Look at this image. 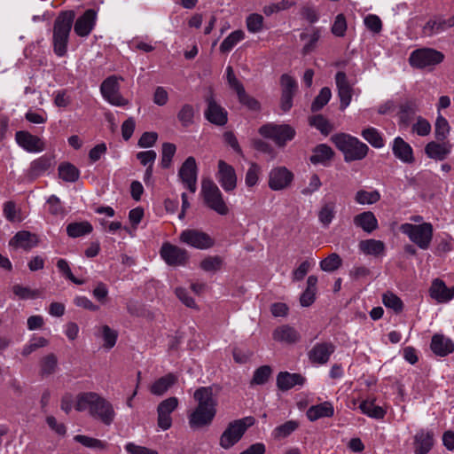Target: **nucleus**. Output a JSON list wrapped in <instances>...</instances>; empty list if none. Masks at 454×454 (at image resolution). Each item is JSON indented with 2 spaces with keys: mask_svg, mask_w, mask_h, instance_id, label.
I'll return each instance as SVG.
<instances>
[{
  "mask_svg": "<svg viewBox=\"0 0 454 454\" xmlns=\"http://www.w3.org/2000/svg\"><path fill=\"white\" fill-rule=\"evenodd\" d=\"M74 409L87 411L89 415L106 426H110L115 419L114 405L104 396L96 392H81L75 396Z\"/></svg>",
  "mask_w": 454,
  "mask_h": 454,
  "instance_id": "obj_1",
  "label": "nucleus"
},
{
  "mask_svg": "<svg viewBox=\"0 0 454 454\" xmlns=\"http://www.w3.org/2000/svg\"><path fill=\"white\" fill-rule=\"evenodd\" d=\"M193 398L197 403L195 409L189 413V426L199 429L209 426L216 414L217 401L210 387H200L195 390Z\"/></svg>",
  "mask_w": 454,
  "mask_h": 454,
  "instance_id": "obj_2",
  "label": "nucleus"
},
{
  "mask_svg": "<svg viewBox=\"0 0 454 454\" xmlns=\"http://www.w3.org/2000/svg\"><path fill=\"white\" fill-rule=\"evenodd\" d=\"M331 141L343 153L346 162L361 160L367 156L369 152L366 144L347 133L335 134L331 137Z\"/></svg>",
  "mask_w": 454,
  "mask_h": 454,
  "instance_id": "obj_3",
  "label": "nucleus"
},
{
  "mask_svg": "<svg viewBox=\"0 0 454 454\" xmlns=\"http://www.w3.org/2000/svg\"><path fill=\"white\" fill-rule=\"evenodd\" d=\"M75 14L74 11L61 12L56 18L53 27V51L59 57L67 53L69 34Z\"/></svg>",
  "mask_w": 454,
  "mask_h": 454,
  "instance_id": "obj_4",
  "label": "nucleus"
},
{
  "mask_svg": "<svg viewBox=\"0 0 454 454\" xmlns=\"http://www.w3.org/2000/svg\"><path fill=\"white\" fill-rule=\"evenodd\" d=\"M201 195L205 205L220 215L229 214L227 206L222 192L215 182L209 178L203 179L201 183Z\"/></svg>",
  "mask_w": 454,
  "mask_h": 454,
  "instance_id": "obj_5",
  "label": "nucleus"
},
{
  "mask_svg": "<svg viewBox=\"0 0 454 454\" xmlns=\"http://www.w3.org/2000/svg\"><path fill=\"white\" fill-rule=\"evenodd\" d=\"M400 231L408 236L410 240L420 249L426 250L430 247L433 239V225L430 223L421 224L403 223Z\"/></svg>",
  "mask_w": 454,
  "mask_h": 454,
  "instance_id": "obj_6",
  "label": "nucleus"
},
{
  "mask_svg": "<svg viewBox=\"0 0 454 454\" xmlns=\"http://www.w3.org/2000/svg\"><path fill=\"white\" fill-rule=\"evenodd\" d=\"M254 423V419L253 417H246L229 423L220 436V446L225 450L234 446L242 438L247 429L253 426Z\"/></svg>",
  "mask_w": 454,
  "mask_h": 454,
  "instance_id": "obj_7",
  "label": "nucleus"
},
{
  "mask_svg": "<svg viewBox=\"0 0 454 454\" xmlns=\"http://www.w3.org/2000/svg\"><path fill=\"white\" fill-rule=\"evenodd\" d=\"M258 132L265 138L271 139L278 146L283 147L295 137V129L288 124L267 123Z\"/></svg>",
  "mask_w": 454,
  "mask_h": 454,
  "instance_id": "obj_8",
  "label": "nucleus"
},
{
  "mask_svg": "<svg viewBox=\"0 0 454 454\" xmlns=\"http://www.w3.org/2000/svg\"><path fill=\"white\" fill-rule=\"evenodd\" d=\"M121 77L111 75L105 79L100 86V92L105 100L115 106H126L129 100L122 97L120 92V83Z\"/></svg>",
  "mask_w": 454,
  "mask_h": 454,
  "instance_id": "obj_9",
  "label": "nucleus"
},
{
  "mask_svg": "<svg viewBox=\"0 0 454 454\" xmlns=\"http://www.w3.org/2000/svg\"><path fill=\"white\" fill-rule=\"evenodd\" d=\"M444 59V55L434 49L422 48L413 51L409 58L411 67L425 68L440 64Z\"/></svg>",
  "mask_w": 454,
  "mask_h": 454,
  "instance_id": "obj_10",
  "label": "nucleus"
},
{
  "mask_svg": "<svg viewBox=\"0 0 454 454\" xmlns=\"http://www.w3.org/2000/svg\"><path fill=\"white\" fill-rule=\"evenodd\" d=\"M179 239L190 247L205 250L212 247L214 239L206 232L195 229H186L180 233Z\"/></svg>",
  "mask_w": 454,
  "mask_h": 454,
  "instance_id": "obj_11",
  "label": "nucleus"
},
{
  "mask_svg": "<svg viewBox=\"0 0 454 454\" xmlns=\"http://www.w3.org/2000/svg\"><path fill=\"white\" fill-rule=\"evenodd\" d=\"M160 254L164 262L170 266L184 265L189 258L185 249L168 242L161 246Z\"/></svg>",
  "mask_w": 454,
  "mask_h": 454,
  "instance_id": "obj_12",
  "label": "nucleus"
},
{
  "mask_svg": "<svg viewBox=\"0 0 454 454\" xmlns=\"http://www.w3.org/2000/svg\"><path fill=\"white\" fill-rule=\"evenodd\" d=\"M179 401L171 396L161 401L157 407V424L162 430H168L172 426L171 413L178 407Z\"/></svg>",
  "mask_w": 454,
  "mask_h": 454,
  "instance_id": "obj_13",
  "label": "nucleus"
},
{
  "mask_svg": "<svg viewBox=\"0 0 454 454\" xmlns=\"http://www.w3.org/2000/svg\"><path fill=\"white\" fill-rule=\"evenodd\" d=\"M197 170L195 158L190 156L184 160L178 171V176L184 186L192 193L197 190Z\"/></svg>",
  "mask_w": 454,
  "mask_h": 454,
  "instance_id": "obj_14",
  "label": "nucleus"
},
{
  "mask_svg": "<svg viewBox=\"0 0 454 454\" xmlns=\"http://www.w3.org/2000/svg\"><path fill=\"white\" fill-rule=\"evenodd\" d=\"M217 168L216 179L222 188L227 192L233 191L237 186V175L234 168L220 160Z\"/></svg>",
  "mask_w": 454,
  "mask_h": 454,
  "instance_id": "obj_15",
  "label": "nucleus"
},
{
  "mask_svg": "<svg viewBox=\"0 0 454 454\" xmlns=\"http://www.w3.org/2000/svg\"><path fill=\"white\" fill-rule=\"evenodd\" d=\"M294 180V175L286 167H277L269 174V187L272 191H281L287 188Z\"/></svg>",
  "mask_w": 454,
  "mask_h": 454,
  "instance_id": "obj_16",
  "label": "nucleus"
},
{
  "mask_svg": "<svg viewBox=\"0 0 454 454\" xmlns=\"http://www.w3.org/2000/svg\"><path fill=\"white\" fill-rule=\"evenodd\" d=\"M15 139L18 145L28 153H40L45 149L43 140L27 131H17Z\"/></svg>",
  "mask_w": 454,
  "mask_h": 454,
  "instance_id": "obj_17",
  "label": "nucleus"
},
{
  "mask_svg": "<svg viewBox=\"0 0 454 454\" xmlns=\"http://www.w3.org/2000/svg\"><path fill=\"white\" fill-rule=\"evenodd\" d=\"M335 82L338 90V96L340 98V110L346 109L353 96V88L349 83L348 77L344 72H337L335 74Z\"/></svg>",
  "mask_w": 454,
  "mask_h": 454,
  "instance_id": "obj_18",
  "label": "nucleus"
},
{
  "mask_svg": "<svg viewBox=\"0 0 454 454\" xmlns=\"http://www.w3.org/2000/svg\"><path fill=\"white\" fill-rule=\"evenodd\" d=\"M335 351V346L332 342H320L313 346L309 351L308 356L311 363L325 364Z\"/></svg>",
  "mask_w": 454,
  "mask_h": 454,
  "instance_id": "obj_19",
  "label": "nucleus"
},
{
  "mask_svg": "<svg viewBox=\"0 0 454 454\" xmlns=\"http://www.w3.org/2000/svg\"><path fill=\"white\" fill-rule=\"evenodd\" d=\"M97 20V12L93 9H88L80 16L74 26V30L78 36H88L93 30Z\"/></svg>",
  "mask_w": 454,
  "mask_h": 454,
  "instance_id": "obj_20",
  "label": "nucleus"
},
{
  "mask_svg": "<svg viewBox=\"0 0 454 454\" xmlns=\"http://www.w3.org/2000/svg\"><path fill=\"white\" fill-rule=\"evenodd\" d=\"M452 145L448 140L431 141L425 146V153L434 160H443L451 153Z\"/></svg>",
  "mask_w": 454,
  "mask_h": 454,
  "instance_id": "obj_21",
  "label": "nucleus"
},
{
  "mask_svg": "<svg viewBox=\"0 0 454 454\" xmlns=\"http://www.w3.org/2000/svg\"><path fill=\"white\" fill-rule=\"evenodd\" d=\"M392 152L395 157L406 164H412L415 161L412 147L401 137L393 140Z\"/></svg>",
  "mask_w": 454,
  "mask_h": 454,
  "instance_id": "obj_22",
  "label": "nucleus"
},
{
  "mask_svg": "<svg viewBox=\"0 0 454 454\" xmlns=\"http://www.w3.org/2000/svg\"><path fill=\"white\" fill-rule=\"evenodd\" d=\"M429 293L438 303H445L454 298V286L449 288L442 280L435 278L432 282Z\"/></svg>",
  "mask_w": 454,
  "mask_h": 454,
  "instance_id": "obj_23",
  "label": "nucleus"
},
{
  "mask_svg": "<svg viewBox=\"0 0 454 454\" xmlns=\"http://www.w3.org/2000/svg\"><path fill=\"white\" fill-rule=\"evenodd\" d=\"M205 117L208 121L218 126H223L227 123V112L219 106L213 98L207 99V108L205 111Z\"/></svg>",
  "mask_w": 454,
  "mask_h": 454,
  "instance_id": "obj_24",
  "label": "nucleus"
},
{
  "mask_svg": "<svg viewBox=\"0 0 454 454\" xmlns=\"http://www.w3.org/2000/svg\"><path fill=\"white\" fill-rule=\"evenodd\" d=\"M414 453L427 454L434 446V434L426 429H420L414 435Z\"/></svg>",
  "mask_w": 454,
  "mask_h": 454,
  "instance_id": "obj_25",
  "label": "nucleus"
},
{
  "mask_svg": "<svg viewBox=\"0 0 454 454\" xmlns=\"http://www.w3.org/2000/svg\"><path fill=\"white\" fill-rule=\"evenodd\" d=\"M305 382L306 378L300 373L281 372L277 376V386L282 391H287L295 386H302Z\"/></svg>",
  "mask_w": 454,
  "mask_h": 454,
  "instance_id": "obj_26",
  "label": "nucleus"
},
{
  "mask_svg": "<svg viewBox=\"0 0 454 454\" xmlns=\"http://www.w3.org/2000/svg\"><path fill=\"white\" fill-rule=\"evenodd\" d=\"M430 348L436 356H446L454 351V343L442 334H434L432 337Z\"/></svg>",
  "mask_w": 454,
  "mask_h": 454,
  "instance_id": "obj_27",
  "label": "nucleus"
},
{
  "mask_svg": "<svg viewBox=\"0 0 454 454\" xmlns=\"http://www.w3.org/2000/svg\"><path fill=\"white\" fill-rule=\"evenodd\" d=\"M272 338L278 342L294 344L300 340L301 335L294 327L284 325L273 331Z\"/></svg>",
  "mask_w": 454,
  "mask_h": 454,
  "instance_id": "obj_28",
  "label": "nucleus"
},
{
  "mask_svg": "<svg viewBox=\"0 0 454 454\" xmlns=\"http://www.w3.org/2000/svg\"><path fill=\"white\" fill-rule=\"evenodd\" d=\"M38 239L35 234L27 231H18L10 240L9 245L13 247H21L29 250L37 246Z\"/></svg>",
  "mask_w": 454,
  "mask_h": 454,
  "instance_id": "obj_29",
  "label": "nucleus"
},
{
  "mask_svg": "<svg viewBox=\"0 0 454 454\" xmlns=\"http://www.w3.org/2000/svg\"><path fill=\"white\" fill-rule=\"evenodd\" d=\"M333 415V405L332 403L327 401L317 405H312L306 411V416L310 421H316L322 418H331Z\"/></svg>",
  "mask_w": 454,
  "mask_h": 454,
  "instance_id": "obj_30",
  "label": "nucleus"
},
{
  "mask_svg": "<svg viewBox=\"0 0 454 454\" xmlns=\"http://www.w3.org/2000/svg\"><path fill=\"white\" fill-rule=\"evenodd\" d=\"M354 224L367 233H372L378 229V220L372 211H364L357 214L353 219Z\"/></svg>",
  "mask_w": 454,
  "mask_h": 454,
  "instance_id": "obj_31",
  "label": "nucleus"
},
{
  "mask_svg": "<svg viewBox=\"0 0 454 454\" xmlns=\"http://www.w3.org/2000/svg\"><path fill=\"white\" fill-rule=\"evenodd\" d=\"M358 248L364 254L375 257L383 255L386 251L384 242L374 239L361 240L358 244Z\"/></svg>",
  "mask_w": 454,
  "mask_h": 454,
  "instance_id": "obj_32",
  "label": "nucleus"
},
{
  "mask_svg": "<svg viewBox=\"0 0 454 454\" xmlns=\"http://www.w3.org/2000/svg\"><path fill=\"white\" fill-rule=\"evenodd\" d=\"M321 37V29L318 27H310L306 29L300 35V38L302 41H306L302 48V54L307 55L312 52L316 47L318 40Z\"/></svg>",
  "mask_w": 454,
  "mask_h": 454,
  "instance_id": "obj_33",
  "label": "nucleus"
},
{
  "mask_svg": "<svg viewBox=\"0 0 454 454\" xmlns=\"http://www.w3.org/2000/svg\"><path fill=\"white\" fill-rule=\"evenodd\" d=\"M177 377L173 373H168L155 380L150 387V392L154 395H164L176 382Z\"/></svg>",
  "mask_w": 454,
  "mask_h": 454,
  "instance_id": "obj_34",
  "label": "nucleus"
},
{
  "mask_svg": "<svg viewBox=\"0 0 454 454\" xmlns=\"http://www.w3.org/2000/svg\"><path fill=\"white\" fill-rule=\"evenodd\" d=\"M334 155L333 150L325 144L317 145L313 151L309 160L312 164H324L325 165L330 161Z\"/></svg>",
  "mask_w": 454,
  "mask_h": 454,
  "instance_id": "obj_35",
  "label": "nucleus"
},
{
  "mask_svg": "<svg viewBox=\"0 0 454 454\" xmlns=\"http://www.w3.org/2000/svg\"><path fill=\"white\" fill-rule=\"evenodd\" d=\"M336 215V203L333 200L325 201L320 207L317 217L324 227H329Z\"/></svg>",
  "mask_w": 454,
  "mask_h": 454,
  "instance_id": "obj_36",
  "label": "nucleus"
},
{
  "mask_svg": "<svg viewBox=\"0 0 454 454\" xmlns=\"http://www.w3.org/2000/svg\"><path fill=\"white\" fill-rule=\"evenodd\" d=\"M360 410L370 418L381 419L386 415V411L375 404L374 400L363 401L359 405Z\"/></svg>",
  "mask_w": 454,
  "mask_h": 454,
  "instance_id": "obj_37",
  "label": "nucleus"
},
{
  "mask_svg": "<svg viewBox=\"0 0 454 454\" xmlns=\"http://www.w3.org/2000/svg\"><path fill=\"white\" fill-rule=\"evenodd\" d=\"M419 110L416 100H407L400 106L399 119L402 123L408 125L412 116Z\"/></svg>",
  "mask_w": 454,
  "mask_h": 454,
  "instance_id": "obj_38",
  "label": "nucleus"
},
{
  "mask_svg": "<svg viewBox=\"0 0 454 454\" xmlns=\"http://www.w3.org/2000/svg\"><path fill=\"white\" fill-rule=\"evenodd\" d=\"M93 230L92 225L87 222L71 223L67 226V233L71 238H78L90 234Z\"/></svg>",
  "mask_w": 454,
  "mask_h": 454,
  "instance_id": "obj_39",
  "label": "nucleus"
},
{
  "mask_svg": "<svg viewBox=\"0 0 454 454\" xmlns=\"http://www.w3.org/2000/svg\"><path fill=\"white\" fill-rule=\"evenodd\" d=\"M245 38V33L240 30L231 32L221 43L220 51L223 53L230 52L240 41Z\"/></svg>",
  "mask_w": 454,
  "mask_h": 454,
  "instance_id": "obj_40",
  "label": "nucleus"
},
{
  "mask_svg": "<svg viewBox=\"0 0 454 454\" xmlns=\"http://www.w3.org/2000/svg\"><path fill=\"white\" fill-rule=\"evenodd\" d=\"M299 427V422L296 420H288L277 427L272 431V436L276 440H281L289 436Z\"/></svg>",
  "mask_w": 454,
  "mask_h": 454,
  "instance_id": "obj_41",
  "label": "nucleus"
},
{
  "mask_svg": "<svg viewBox=\"0 0 454 454\" xmlns=\"http://www.w3.org/2000/svg\"><path fill=\"white\" fill-rule=\"evenodd\" d=\"M59 176L66 182H75L80 176L79 169L71 163H62L59 166Z\"/></svg>",
  "mask_w": 454,
  "mask_h": 454,
  "instance_id": "obj_42",
  "label": "nucleus"
},
{
  "mask_svg": "<svg viewBox=\"0 0 454 454\" xmlns=\"http://www.w3.org/2000/svg\"><path fill=\"white\" fill-rule=\"evenodd\" d=\"M58 366L57 356L51 353L40 360V373L42 376H49L55 372Z\"/></svg>",
  "mask_w": 454,
  "mask_h": 454,
  "instance_id": "obj_43",
  "label": "nucleus"
},
{
  "mask_svg": "<svg viewBox=\"0 0 454 454\" xmlns=\"http://www.w3.org/2000/svg\"><path fill=\"white\" fill-rule=\"evenodd\" d=\"M12 292L20 300H35L39 298L42 294L39 289H31L27 286H23L16 284L12 286Z\"/></svg>",
  "mask_w": 454,
  "mask_h": 454,
  "instance_id": "obj_44",
  "label": "nucleus"
},
{
  "mask_svg": "<svg viewBox=\"0 0 454 454\" xmlns=\"http://www.w3.org/2000/svg\"><path fill=\"white\" fill-rule=\"evenodd\" d=\"M450 131V127L448 121L438 113L434 123V136L437 141L446 140Z\"/></svg>",
  "mask_w": 454,
  "mask_h": 454,
  "instance_id": "obj_45",
  "label": "nucleus"
},
{
  "mask_svg": "<svg viewBox=\"0 0 454 454\" xmlns=\"http://www.w3.org/2000/svg\"><path fill=\"white\" fill-rule=\"evenodd\" d=\"M361 135L372 146L375 148L384 146V139L377 129L372 127L364 129Z\"/></svg>",
  "mask_w": 454,
  "mask_h": 454,
  "instance_id": "obj_46",
  "label": "nucleus"
},
{
  "mask_svg": "<svg viewBox=\"0 0 454 454\" xmlns=\"http://www.w3.org/2000/svg\"><path fill=\"white\" fill-rule=\"evenodd\" d=\"M100 337L104 340V348L111 349L114 347L118 338L117 331L110 328L107 325H104L98 328Z\"/></svg>",
  "mask_w": 454,
  "mask_h": 454,
  "instance_id": "obj_47",
  "label": "nucleus"
},
{
  "mask_svg": "<svg viewBox=\"0 0 454 454\" xmlns=\"http://www.w3.org/2000/svg\"><path fill=\"white\" fill-rule=\"evenodd\" d=\"M380 200V194L377 190L368 192L365 190H359L355 195V200L360 205H370L378 202Z\"/></svg>",
  "mask_w": 454,
  "mask_h": 454,
  "instance_id": "obj_48",
  "label": "nucleus"
},
{
  "mask_svg": "<svg viewBox=\"0 0 454 454\" xmlns=\"http://www.w3.org/2000/svg\"><path fill=\"white\" fill-rule=\"evenodd\" d=\"M51 165V160L46 156H42L30 164L29 172L32 176H39L47 171Z\"/></svg>",
  "mask_w": 454,
  "mask_h": 454,
  "instance_id": "obj_49",
  "label": "nucleus"
},
{
  "mask_svg": "<svg viewBox=\"0 0 454 454\" xmlns=\"http://www.w3.org/2000/svg\"><path fill=\"white\" fill-rule=\"evenodd\" d=\"M382 302L387 308L393 309L395 313L403 311V303L402 300L392 292H387L383 294Z\"/></svg>",
  "mask_w": 454,
  "mask_h": 454,
  "instance_id": "obj_50",
  "label": "nucleus"
},
{
  "mask_svg": "<svg viewBox=\"0 0 454 454\" xmlns=\"http://www.w3.org/2000/svg\"><path fill=\"white\" fill-rule=\"evenodd\" d=\"M332 91L328 87H324L319 91V94L315 98L311 104V111L318 112L321 110L331 99Z\"/></svg>",
  "mask_w": 454,
  "mask_h": 454,
  "instance_id": "obj_51",
  "label": "nucleus"
},
{
  "mask_svg": "<svg viewBox=\"0 0 454 454\" xmlns=\"http://www.w3.org/2000/svg\"><path fill=\"white\" fill-rule=\"evenodd\" d=\"M341 264L342 260L340 256L336 253H333L320 262V268L324 271L332 272L338 270Z\"/></svg>",
  "mask_w": 454,
  "mask_h": 454,
  "instance_id": "obj_52",
  "label": "nucleus"
},
{
  "mask_svg": "<svg viewBox=\"0 0 454 454\" xmlns=\"http://www.w3.org/2000/svg\"><path fill=\"white\" fill-rule=\"evenodd\" d=\"M176 147L172 143H163L161 148V167L168 168L171 166L172 159L176 153Z\"/></svg>",
  "mask_w": 454,
  "mask_h": 454,
  "instance_id": "obj_53",
  "label": "nucleus"
},
{
  "mask_svg": "<svg viewBox=\"0 0 454 454\" xmlns=\"http://www.w3.org/2000/svg\"><path fill=\"white\" fill-rule=\"evenodd\" d=\"M263 17L258 13H252L246 19L247 28L250 33L256 34L263 28Z\"/></svg>",
  "mask_w": 454,
  "mask_h": 454,
  "instance_id": "obj_54",
  "label": "nucleus"
},
{
  "mask_svg": "<svg viewBox=\"0 0 454 454\" xmlns=\"http://www.w3.org/2000/svg\"><path fill=\"white\" fill-rule=\"evenodd\" d=\"M194 118V109L190 104H184L177 114V119L182 126L189 127L192 124Z\"/></svg>",
  "mask_w": 454,
  "mask_h": 454,
  "instance_id": "obj_55",
  "label": "nucleus"
},
{
  "mask_svg": "<svg viewBox=\"0 0 454 454\" xmlns=\"http://www.w3.org/2000/svg\"><path fill=\"white\" fill-rule=\"evenodd\" d=\"M223 266V258L219 255L207 256L200 262V268L207 272L219 270Z\"/></svg>",
  "mask_w": 454,
  "mask_h": 454,
  "instance_id": "obj_56",
  "label": "nucleus"
},
{
  "mask_svg": "<svg viewBox=\"0 0 454 454\" xmlns=\"http://www.w3.org/2000/svg\"><path fill=\"white\" fill-rule=\"evenodd\" d=\"M446 27L443 19L429 20L423 27V34L426 36H432L434 34L441 33L445 30Z\"/></svg>",
  "mask_w": 454,
  "mask_h": 454,
  "instance_id": "obj_57",
  "label": "nucleus"
},
{
  "mask_svg": "<svg viewBox=\"0 0 454 454\" xmlns=\"http://www.w3.org/2000/svg\"><path fill=\"white\" fill-rule=\"evenodd\" d=\"M74 440L82 445L90 449H106V444L101 440L92 438L90 436L77 434L74 437Z\"/></svg>",
  "mask_w": 454,
  "mask_h": 454,
  "instance_id": "obj_58",
  "label": "nucleus"
},
{
  "mask_svg": "<svg viewBox=\"0 0 454 454\" xmlns=\"http://www.w3.org/2000/svg\"><path fill=\"white\" fill-rule=\"evenodd\" d=\"M47 344L48 340L44 337H33L29 342L24 346L21 354L24 356H27L39 348L45 347Z\"/></svg>",
  "mask_w": 454,
  "mask_h": 454,
  "instance_id": "obj_59",
  "label": "nucleus"
},
{
  "mask_svg": "<svg viewBox=\"0 0 454 454\" xmlns=\"http://www.w3.org/2000/svg\"><path fill=\"white\" fill-rule=\"evenodd\" d=\"M270 374V367L269 365H262L255 370L251 383L255 385H262L268 381Z\"/></svg>",
  "mask_w": 454,
  "mask_h": 454,
  "instance_id": "obj_60",
  "label": "nucleus"
},
{
  "mask_svg": "<svg viewBox=\"0 0 454 454\" xmlns=\"http://www.w3.org/2000/svg\"><path fill=\"white\" fill-rule=\"evenodd\" d=\"M261 168L258 164L252 162L246 173L245 183L248 187L254 186L259 180Z\"/></svg>",
  "mask_w": 454,
  "mask_h": 454,
  "instance_id": "obj_61",
  "label": "nucleus"
},
{
  "mask_svg": "<svg viewBox=\"0 0 454 454\" xmlns=\"http://www.w3.org/2000/svg\"><path fill=\"white\" fill-rule=\"evenodd\" d=\"M48 212L54 216L63 217L65 215V208L61 205L59 199L51 195L47 200Z\"/></svg>",
  "mask_w": 454,
  "mask_h": 454,
  "instance_id": "obj_62",
  "label": "nucleus"
},
{
  "mask_svg": "<svg viewBox=\"0 0 454 454\" xmlns=\"http://www.w3.org/2000/svg\"><path fill=\"white\" fill-rule=\"evenodd\" d=\"M412 132L416 133L420 137H425L431 132V124L425 118L419 116L416 122L411 127Z\"/></svg>",
  "mask_w": 454,
  "mask_h": 454,
  "instance_id": "obj_63",
  "label": "nucleus"
},
{
  "mask_svg": "<svg viewBox=\"0 0 454 454\" xmlns=\"http://www.w3.org/2000/svg\"><path fill=\"white\" fill-rule=\"evenodd\" d=\"M310 125L317 128L324 135H328L333 127L330 122L323 115H316L310 120Z\"/></svg>",
  "mask_w": 454,
  "mask_h": 454,
  "instance_id": "obj_64",
  "label": "nucleus"
}]
</instances>
